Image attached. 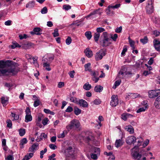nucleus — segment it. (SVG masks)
Masks as SVG:
<instances>
[{
	"instance_id": "obj_1",
	"label": "nucleus",
	"mask_w": 160,
	"mask_h": 160,
	"mask_svg": "<svg viewBox=\"0 0 160 160\" xmlns=\"http://www.w3.org/2000/svg\"><path fill=\"white\" fill-rule=\"evenodd\" d=\"M7 62L11 63L12 61H0V76H8L11 74L13 75H16L20 71V68L18 67V64L15 63L14 65L6 67Z\"/></svg>"
},
{
	"instance_id": "obj_2",
	"label": "nucleus",
	"mask_w": 160,
	"mask_h": 160,
	"mask_svg": "<svg viewBox=\"0 0 160 160\" xmlns=\"http://www.w3.org/2000/svg\"><path fill=\"white\" fill-rule=\"evenodd\" d=\"M80 123L79 121L76 119H74L72 120L69 124L66 126V128L68 131L71 130L79 129Z\"/></svg>"
},
{
	"instance_id": "obj_3",
	"label": "nucleus",
	"mask_w": 160,
	"mask_h": 160,
	"mask_svg": "<svg viewBox=\"0 0 160 160\" xmlns=\"http://www.w3.org/2000/svg\"><path fill=\"white\" fill-rule=\"evenodd\" d=\"M101 38L102 40L101 41V44L103 47H106L111 44V39L108 36L107 32H104Z\"/></svg>"
},
{
	"instance_id": "obj_4",
	"label": "nucleus",
	"mask_w": 160,
	"mask_h": 160,
	"mask_svg": "<svg viewBox=\"0 0 160 160\" xmlns=\"http://www.w3.org/2000/svg\"><path fill=\"white\" fill-rule=\"evenodd\" d=\"M140 144L138 146H135L131 150L132 155L135 160H141L142 155L139 153V147Z\"/></svg>"
},
{
	"instance_id": "obj_5",
	"label": "nucleus",
	"mask_w": 160,
	"mask_h": 160,
	"mask_svg": "<svg viewBox=\"0 0 160 160\" xmlns=\"http://www.w3.org/2000/svg\"><path fill=\"white\" fill-rule=\"evenodd\" d=\"M154 0H150L148 1L146 7V12L148 14H151L154 11L153 7Z\"/></svg>"
},
{
	"instance_id": "obj_6",
	"label": "nucleus",
	"mask_w": 160,
	"mask_h": 160,
	"mask_svg": "<svg viewBox=\"0 0 160 160\" xmlns=\"http://www.w3.org/2000/svg\"><path fill=\"white\" fill-rule=\"evenodd\" d=\"M106 54V49H102L100 50L95 54V59L96 61L101 60L103 57Z\"/></svg>"
},
{
	"instance_id": "obj_7",
	"label": "nucleus",
	"mask_w": 160,
	"mask_h": 160,
	"mask_svg": "<svg viewBox=\"0 0 160 160\" xmlns=\"http://www.w3.org/2000/svg\"><path fill=\"white\" fill-rule=\"evenodd\" d=\"M160 93V89H157L149 91L148 92V96L150 98H153L158 96Z\"/></svg>"
},
{
	"instance_id": "obj_8",
	"label": "nucleus",
	"mask_w": 160,
	"mask_h": 160,
	"mask_svg": "<svg viewBox=\"0 0 160 160\" xmlns=\"http://www.w3.org/2000/svg\"><path fill=\"white\" fill-rule=\"evenodd\" d=\"M25 112L26 114L25 122H28L31 121L32 120V117L31 115V110L29 107L26 108Z\"/></svg>"
},
{
	"instance_id": "obj_9",
	"label": "nucleus",
	"mask_w": 160,
	"mask_h": 160,
	"mask_svg": "<svg viewBox=\"0 0 160 160\" xmlns=\"http://www.w3.org/2000/svg\"><path fill=\"white\" fill-rule=\"evenodd\" d=\"M118 103V100L117 95H112L111 97V101L110 105L112 107H116Z\"/></svg>"
},
{
	"instance_id": "obj_10",
	"label": "nucleus",
	"mask_w": 160,
	"mask_h": 160,
	"mask_svg": "<svg viewBox=\"0 0 160 160\" xmlns=\"http://www.w3.org/2000/svg\"><path fill=\"white\" fill-rule=\"evenodd\" d=\"M120 4H116L114 6H108V8H107L106 10V13L108 15H112L113 14V11H111L110 9V8H117L120 7Z\"/></svg>"
},
{
	"instance_id": "obj_11",
	"label": "nucleus",
	"mask_w": 160,
	"mask_h": 160,
	"mask_svg": "<svg viewBox=\"0 0 160 160\" xmlns=\"http://www.w3.org/2000/svg\"><path fill=\"white\" fill-rule=\"evenodd\" d=\"M136 140L135 137L133 136H131L128 137L126 139V141L127 144L131 145L133 144Z\"/></svg>"
},
{
	"instance_id": "obj_12",
	"label": "nucleus",
	"mask_w": 160,
	"mask_h": 160,
	"mask_svg": "<svg viewBox=\"0 0 160 160\" xmlns=\"http://www.w3.org/2000/svg\"><path fill=\"white\" fill-rule=\"evenodd\" d=\"M39 144L37 143L33 144L32 146L29 148L28 151L30 152H35L38 148Z\"/></svg>"
},
{
	"instance_id": "obj_13",
	"label": "nucleus",
	"mask_w": 160,
	"mask_h": 160,
	"mask_svg": "<svg viewBox=\"0 0 160 160\" xmlns=\"http://www.w3.org/2000/svg\"><path fill=\"white\" fill-rule=\"evenodd\" d=\"M153 46L157 51L160 52V41L157 39H154L153 41Z\"/></svg>"
},
{
	"instance_id": "obj_14",
	"label": "nucleus",
	"mask_w": 160,
	"mask_h": 160,
	"mask_svg": "<svg viewBox=\"0 0 160 160\" xmlns=\"http://www.w3.org/2000/svg\"><path fill=\"white\" fill-rule=\"evenodd\" d=\"M126 69L125 68H122L120 71L119 72L118 74L120 76L122 75V76H121V78H123L124 75H128L130 74L131 73L130 72H126Z\"/></svg>"
},
{
	"instance_id": "obj_15",
	"label": "nucleus",
	"mask_w": 160,
	"mask_h": 160,
	"mask_svg": "<svg viewBox=\"0 0 160 160\" xmlns=\"http://www.w3.org/2000/svg\"><path fill=\"white\" fill-rule=\"evenodd\" d=\"M77 104H79L80 106L83 108H87L88 107L87 102L82 99L79 100Z\"/></svg>"
},
{
	"instance_id": "obj_16",
	"label": "nucleus",
	"mask_w": 160,
	"mask_h": 160,
	"mask_svg": "<svg viewBox=\"0 0 160 160\" xmlns=\"http://www.w3.org/2000/svg\"><path fill=\"white\" fill-rule=\"evenodd\" d=\"M42 30L40 28H35L33 29V31L30 32V33L32 35L36 34L37 35H40L41 34L40 32H42Z\"/></svg>"
},
{
	"instance_id": "obj_17",
	"label": "nucleus",
	"mask_w": 160,
	"mask_h": 160,
	"mask_svg": "<svg viewBox=\"0 0 160 160\" xmlns=\"http://www.w3.org/2000/svg\"><path fill=\"white\" fill-rule=\"evenodd\" d=\"M86 56L88 58L92 57L93 56L92 51L89 48H87L84 51Z\"/></svg>"
},
{
	"instance_id": "obj_18",
	"label": "nucleus",
	"mask_w": 160,
	"mask_h": 160,
	"mask_svg": "<svg viewBox=\"0 0 160 160\" xmlns=\"http://www.w3.org/2000/svg\"><path fill=\"white\" fill-rule=\"evenodd\" d=\"M101 12L99 11V10L97 9L94 11L92 12H91L89 15H88L86 17V18L87 19H88L92 16L96 14H98L99 15H100L101 14Z\"/></svg>"
},
{
	"instance_id": "obj_19",
	"label": "nucleus",
	"mask_w": 160,
	"mask_h": 160,
	"mask_svg": "<svg viewBox=\"0 0 160 160\" xmlns=\"http://www.w3.org/2000/svg\"><path fill=\"white\" fill-rule=\"evenodd\" d=\"M154 105L156 108L158 109H160V95L155 99Z\"/></svg>"
},
{
	"instance_id": "obj_20",
	"label": "nucleus",
	"mask_w": 160,
	"mask_h": 160,
	"mask_svg": "<svg viewBox=\"0 0 160 160\" xmlns=\"http://www.w3.org/2000/svg\"><path fill=\"white\" fill-rule=\"evenodd\" d=\"M125 130L129 132L130 134H133L134 132V129L133 127L131 125L126 126L125 128Z\"/></svg>"
},
{
	"instance_id": "obj_21",
	"label": "nucleus",
	"mask_w": 160,
	"mask_h": 160,
	"mask_svg": "<svg viewBox=\"0 0 160 160\" xmlns=\"http://www.w3.org/2000/svg\"><path fill=\"white\" fill-rule=\"evenodd\" d=\"M47 137V135L46 134L44 133H42L39 137H37V138L36 139V141L37 142H39L43 138H46Z\"/></svg>"
},
{
	"instance_id": "obj_22",
	"label": "nucleus",
	"mask_w": 160,
	"mask_h": 160,
	"mask_svg": "<svg viewBox=\"0 0 160 160\" xmlns=\"http://www.w3.org/2000/svg\"><path fill=\"white\" fill-rule=\"evenodd\" d=\"M28 142L27 139L25 138H23L20 141V148H23L24 147V144L27 143Z\"/></svg>"
},
{
	"instance_id": "obj_23",
	"label": "nucleus",
	"mask_w": 160,
	"mask_h": 160,
	"mask_svg": "<svg viewBox=\"0 0 160 160\" xmlns=\"http://www.w3.org/2000/svg\"><path fill=\"white\" fill-rule=\"evenodd\" d=\"M128 96H130L132 99H134L140 97V95L138 93H129Z\"/></svg>"
},
{
	"instance_id": "obj_24",
	"label": "nucleus",
	"mask_w": 160,
	"mask_h": 160,
	"mask_svg": "<svg viewBox=\"0 0 160 160\" xmlns=\"http://www.w3.org/2000/svg\"><path fill=\"white\" fill-rule=\"evenodd\" d=\"M33 156V153H30L29 154H27L25 156L22 160H29L30 159L32 158Z\"/></svg>"
},
{
	"instance_id": "obj_25",
	"label": "nucleus",
	"mask_w": 160,
	"mask_h": 160,
	"mask_svg": "<svg viewBox=\"0 0 160 160\" xmlns=\"http://www.w3.org/2000/svg\"><path fill=\"white\" fill-rule=\"evenodd\" d=\"M103 88L102 87L100 86H96L94 88V90L97 92H101L103 90Z\"/></svg>"
},
{
	"instance_id": "obj_26",
	"label": "nucleus",
	"mask_w": 160,
	"mask_h": 160,
	"mask_svg": "<svg viewBox=\"0 0 160 160\" xmlns=\"http://www.w3.org/2000/svg\"><path fill=\"white\" fill-rule=\"evenodd\" d=\"M35 5V2L34 1H32L29 2L26 5V8H31L34 7Z\"/></svg>"
},
{
	"instance_id": "obj_27",
	"label": "nucleus",
	"mask_w": 160,
	"mask_h": 160,
	"mask_svg": "<svg viewBox=\"0 0 160 160\" xmlns=\"http://www.w3.org/2000/svg\"><path fill=\"white\" fill-rule=\"evenodd\" d=\"M83 88L86 90H89L91 88V85L88 82H87L83 86Z\"/></svg>"
},
{
	"instance_id": "obj_28",
	"label": "nucleus",
	"mask_w": 160,
	"mask_h": 160,
	"mask_svg": "<svg viewBox=\"0 0 160 160\" xmlns=\"http://www.w3.org/2000/svg\"><path fill=\"white\" fill-rule=\"evenodd\" d=\"M122 145V140L119 139L116 140L115 145L116 147L118 148Z\"/></svg>"
},
{
	"instance_id": "obj_29",
	"label": "nucleus",
	"mask_w": 160,
	"mask_h": 160,
	"mask_svg": "<svg viewBox=\"0 0 160 160\" xmlns=\"http://www.w3.org/2000/svg\"><path fill=\"white\" fill-rule=\"evenodd\" d=\"M148 108V105L144 106L143 107L140 108L137 111V113H140L142 112H144L145 110Z\"/></svg>"
},
{
	"instance_id": "obj_30",
	"label": "nucleus",
	"mask_w": 160,
	"mask_h": 160,
	"mask_svg": "<svg viewBox=\"0 0 160 160\" xmlns=\"http://www.w3.org/2000/svg\"><path fill=\"white\" fill-rule=\"evenodd\" d=\"M91 63H88L85 64V71H88L89 72L91 71V69L90 68Z\"/></svg>"
},
{
	"instance_id": "obj_31",
	"label": "nucleus",
	"mask_w": 160,
	"mask_h": 160,
	"mask_svg": "<svg viewBox=\"0 0 160 160\" xmlns=\"http://www.w3.org/2000/svg\"><path fill=\"white\" fill-rule=\"evenodd\" d=\"M74 112L76 115H78L81 113V110L77 107H75L74 108Z\"/></svg>"
},
{
	"instance_id": "obj_32",
	"label": "nucleus",
	"mask_w": 160,
	"mask_h": 160,
	"mask_svg": "<svg viewBox=\"0 0 160 160\" xmlns=\"http://www.w3.org/2000/svg\"><path fill=\"white\" fill-rule=\"evenodd\" d=\"M140 42L143 44L147 43L148 42V39L147 36H145L143 38L141 39L140 40Z\"/></svg>"
},
{
	"instance_id": "obj_33",
	"label": "nucleus",
	"mask_w": 160,
	"mask_h": 160,
	"mask_svg": "<svg viewBox=\"0 0 160 160\" xmlns=\"http://www.w3.org/2000/svg\"><path fill=\"white\" fill-rule=\"evenodd\" d=\"M1 102L3 106H4L5 105H6L8 101V99L7 98H6L5 97H2L1 98Z\"/></svg>"
},
{
	"instance_id": "obj_34",
	"label": "nucleus",
	"mask_w": 160,
	"mask_h": 160,
	"mask_svg": "<svg viewBox=\"0 0 160 160\" xmlns=\"http://www.w3.org/2000/svg\"><path fill=\"white\" fill-rule=\"evenodd\" d=\"M85 34L88 39L90 40L91 38L92 35L91 32L87 31L85 33Z\"/></svg>"
},
{
	"instance_id": "obj_35",
	"label": "nucleus",
	"mask_w": 160,
	"mask_h": 160,
	"mask_svg": "<svg viewBox=\"0 0 160 160\" xmlns=\"http://www.w3.org/2000/svg\"><path fill=\"white\" fill-rule=\"evenodd\" d=\"M100 36V33H97V32L94 33V39L96 42H97Z\"/></svg>"
},
{
	"instance_id": "obj_36",
	"label": "nucleus",
	"mask_w": 160,
	"mask_h": 160,
	"mask_svg": "<svg viewBox=\"0 0 160 160\" xmlns=\"http://www.w3.org/2000/svg\"><path fill=\"white\" fill-rule=\"evenodd\" d=\"M11 47L12 49H14L16 47L20 48L21 46L18 43L15 42H12V45H11Z\"/></svg>"
},
{
	"instance_id": "obj_37",
	"label": "nucleus",
	"mask_w": 160,
	"mask_h": 160,
	"mask_svg": "<svg viewBox=\"0 0 160 160\" xmlns=\"http://www.w3.org/2000/svg\"><path fill=\"white\" fill-rule=\"evenodd\" d=\"M38 57H33L32 58V59L33 60V63L35 66L36 67H38L39 65L37 63V60L38 59Z\"/></svg>"
},
{
	"instance_id": "obj_38",
	"label": "nucleus",
	"mask_w": 160,
	"mask_h": 160,
	"mask_svg": "<svg viewBox=\"0 0 160 160\" xmlns=\"http://www.w3.org/2000/svg\"><path fill=\"white\" fill-rule=\"evenodd\" d=\"M121 81L120 80H117L114 83V85L112 87V88L115 89L121 83Z\"/></svg>"
},
{
	"instance_id": "obj_39",
	"label": "nucleus",
	"mask_w": 160,
	"mask_h": 160,
	"mask_svg": "<svg viewBox=\"0 0 160 160\" xmlns=\"http://www.w3.org/2000/svg\"><path fill=\"white\" fill-rule=\"evenodd\" d=\"M43 67H45V69L48 71H50L51 70V69L49 67V64L46 62L43 63Z\"/></svg>"
},
{
	"instance_id": "obj_40",
	"label": "nucleus",
	"mask_w": 160,
	"mask_h": 160,
	"mask_svg": "<svg viewBox=\"0 0 160 160\" xmlns=\"http://www.w3.org/2000/svg\"><path fill=\"white\" fill-rule=\"evenodd\" d=\"M70 101L73 102L77 104L78 102V101L77 100V98L73 97H71L70 98Z\"/></svg>"
},
{
	"instance_id": "obj_41",
	"label": "nucleus",
	"mask_w": 160,
	"mask_h": 160,
	"mask_svg": "<svg viewBox=\"0 0 160 160\" xmlns=\"http://www.w3.org/2000/svg\"><path fill=\"white\" fill-rule=\"evenodd\" d=\"M71 8V6L68 4H65L63 6V9L66 10H68Z\"/></svg>"
},
{
	"instance_id": "obj_42",
	"label": "nucleus",
	"mask_w": 160,
	"mask_h": 160,
	"mask_svg": "<svg viewBox=\"0 0 160 160\" xmlns=\"http://www.w3.org/2000/svg\"><path fill=\"white\" fill-rule=\"evenodd\" d=\"M47 150L46 148L44 149V150H42L40 152V158H43V155L44 154L46 153L47 152Z\"/></svg>"
},
{
	"instance_id": "obj_43",
	"label": "nucleus",
	"mask_w": 160,
	"mask_h": 160,
	"mask_svg": "<svg viewBox=\"0 0 160 160\" xmlns=\"http://www.w3.org/2000/svg\"><path fill=\"white\" fill-rule=\"evenodd\" d=\"M90 72L91 73V75L93 77H97L98 75V72L96 71V72H93L92 70H91V71H90Z\"/></svg>"
},
{
	"instance_id": "obj_44",
	"label": "nucleus",
	"mask_w": 160,
	"mask_h": 160,
	"mask_svg": "<svg viewBox=\"0 0 160 160\" xmlns=\"http://www.w3.org/2000/svg\"><path fill=\"white\" fill-rule=\"evenodd\" d=\"M25 130L24 129H20L19 130V134L21 136H23L25 134Z\"/></svg>"
},
{
	"instance_id": "obj_45",
	"label": "nucleus",
	"mask_w": 160,
	"mask_h": 160,
	"mask_svg": "<svg viewBox=\"0 0 160 160\" xmlns=\"http://www.w3.org/2000/svg\"><path fill=\"white\" fill-rule=\"evenodd\" d=\"M97 32L99 33H100L102 32L105 31L104 28L102 27L98 28L96 29Z\"/></svg>"
},
{
	"instance_id": "obj_46",
	"label": "nucleus",
	"mask_w": 160,
	"mask_h": 160,
	"mask_svg": "<svg viewBox=\"0 0 160 160\" xmlns=\"http://www.w3.org/2000/svg\"><path fill=\"white\" fill-rule=\"evenodd\" d=\"M93 102L95 105H98L101 103V101L100 99L96 98L94 100Z\"/></svg>"
},
{
	"instance_id": "obj_47",
	"label": "nucleus",
	"mask_w": 160,
	"mask_h": 160,
	"mask_svg": "<svg viewBox=\"0 0 160 160\" xmlns=\"http://www.w3.org/2000/svg\"><path fill=\"white\" fill-rule=\"evenodd\" d=\"M72 42V39L70 37H68L66 40V43L67 45H69Z\"/></svg>"
},
{
	"instance_id": "obj_48",
	"label": "nucleus",
	"mask_w": 160,
	"mask_h": 160,
	"mask_svg": "<svg viewBox=\"0 0 160 160\" xmlns=\"http://www.w3.org/2000/svg\"><path fill=\"white\" fill-rule=\"evenodd\" d=\"M94 152L96 153V154L99 155L100 153V149L99 148H94Z\"/></svg>"
},
{
	"instance_id": "obj_49",
	"label": "nucleus",
	"mask_w": 160,
	"mask_h": 160,
	"mask_svg": "<svg viewBox=\"0 0 160 160\" xmlns=\"http://www.w3.org/2000/svg\"><path fill=\"white\" fill-rule=\"evenodd\" d=\"M48 12L47 8L46 7H44L42 8L41 11V12L42 14H44L47 13Z\"/></svg>"
},
{
	"instance_id": "obj_50",
	"label": "nucleus",
	"mask_w": 160,
	"mask_h": 160,
	"mask_svg": "<svg viewBox=\"0 0 160 160\" xmlns=\"http://www.w3.org/2000/svg\"><path fill=\"white\" fill-rule=\"evenodd\" d=\"M127 49L126 46H124L123 50L121 53V56H124L125 52L127 51Z\"/></svg>"
},
{
	"instance_id": "obj_51",
	"label": "nucleus",
	"mask_w": 160,
	"mask_h": 160,
	"mask_svg": "<svg viewBox=\"0 0 160 160\" xmlns=\"http://www.w3.org/2000/svg\"><path fill=\"white\" fill-rule=\"evenodd\" d=\"M129 43L131 47L134 49L135 48L134 43L135 42L134 41L129 39Z\"/></svg>"
},
{
	"instance_id": "obj_52",
	"label": "nucleus",
	"mask_w": 160,
	"mask_h": 160,
	"mask_svg": "<svg viewBox=\"0 0 160 160\" xmlns=\"http://www.w3.org/2000/svg\"><path fill=\"white\" fill-rule=\"evenodd\" d=\"M53 35L54 37H56L59 36L58 33V29H55L54 30V32L53 33Z\"/></svg>"
},
{
	"instance_id": "obj_53",
	"label": "nucleus",
	"mask_w": 160,
	"mask_h": 160,
	"mask_svg": "<svg viewBox=\"0 0 160 160\" xmlns=\"http://www.w3.org/2000/svg\"><path fill=\"white\" fill-rule=\"evenodd\" d=\"M56 156V154L55 153L52 154L49 157L48 160H55L56 158H54Z\"/></svg>"
},
{
	"instance_id": "obj_54",
	"label": "nucleus",
	"mask_w": 160,
	"mask_h": 160,
	"mask_svg": "<svg viewBox=\"0 0 160 160\" xmlns=\"http://www.w3.org/2000/svg\"><path fill=\"white\" fill-rule=\"evenodd\" d=\"M7 127L9 128H11L12 126V123L11 121L10 120H7Z\"/></svg>"
},
{
	"instance_id": "obj_55",
	"label": "nucleus",
	"mask_w": 160,
	"mask_h": 160,
	"mask_svg": "<svg viewBox=\"0 0 160 160\" xmlns=\"http://www.w3.org/2000/svg\"><path fill=\"white\" fill-rule=\"evenodd\" d=\"M40 104V101L39 100H37L34 102L33 106L35 107L38 106Z\"/></svg>"
},
{
	"instance_id": "obj_56",
	"label": "nucleus",
	"mask_w": 160,
	"mask_h": 160,
	"mask_svg": "<svg viewBox=\"0 0 160 160\" xmlns=\"http://www.w3.org/2000/svg\"><path fill=\"white\" fill-rule=\"evenodd\" d=\"M73 110V108L72 107L70 106H68L65 110V111L67 112H70L72 111Z\"/></svg>"
},
{
	"instance_id": "obj_57",
	"label": "nucleus",
	"mask_w": 160,
	"mask_h": 160,
	"mask_svg": "<svg viewBox=\"0 0 160 160\" xmlns=\"http://www.w3.org/2000/svg\"><path fill=\"white\" fill-rule=\"evenodd\" d=\"M98 155L94 153H91V157L92 158L94 159H96L98 158Z\"/></svg>"
},
{
	"instance_id": "obj_58",
	"label": "nucleus",
	"mask_w": 160,
	"mask_h": 160,
	"mask_svg": "<svg viewBox=\"0 0 160 160\" xmlns=\"http://www.w3.org/2000/svg\"><path fill=\"white\" fill-rule=\"evenodd\" d=\"M50 148L53 150H55L57 148V146L53 144H50L49 145Z\"/></svg>"
},
{
	"instance_id": "obj_59",
	"label": "nucleus",
	"mask_w": 160,
	"mask_h": 160,
	"mask_svg": "<svg viewBox=\"0 0 160 160\" xmlns=\"http://www.w3.org/2000/svg\"><path fill=\"white\" fill-rule=\"evenodd\" d=\"M118 35L117 34H115L113 36H111V38L114 41H116Z\"/></svg>"
},
{
	"instance_id": "obj_60",
	"label": "nucleus",
	"mask_w": 160,
	"mask_h": 160,
	"mask_svg": "<svg viewBox=\"0 0 160 160\" xmlns=\"http://www.w3.org/2000/svg\"><path fill=\"white\" fill-rule=\"evenodd\" d=\"M64 85V84L63 82H59L58 85V87L59 88H61L63 87Z\"/></svg>"
},
{
	"instance_id": "obj_61",
	"label": "nucleus",
	"mask_w": 160,
	"mask_h": 160,
	"mask_svg": "<svg viewBox=\"0 0 160 160\" xmlns=\"http://www.w3.org/2000/svg\"><path fill=\"white\" fill-rule=\"evenodd\" d=\"M122 29V27L121 26H120L119 28H116L115 30V32L117 33H120L121 32Z\"/></svg>"
},
{
	"instance_id": "obj_62",
	"label": "nucleus",
	"mask_w": 160,
	"mask_h": 160,
	"mask_svg": "<svg viewBox=\"0 0 160 160\" xmlns=\"http://www.w3.org/2000/svg\"><path fill=\"white\" fill-rule=\"evenodd\" d=\"M19 37L20 38V39H22L24 38H25V39L27 37V36L26 34H24L23 35H19Z\"/></svg>"
},
{
	"instance_id": "obj_63",
	"label": "nucleus",
	"mask_w": 160,
	"mask_h": 160,
	"mask_svg": "<svg viewBox=\"0 0 160 160\" xmlns=\"http://www.w3.org/2000/svg\"><path fill=\"white\" fill-rule=\"evenodd\" d=\"M48 118H45L42 121V124L44 125H46L48 123Z\"/></svg>"
},
{
	"instance_id": "obj_64",
	"label": "nucleus",
	"mask_w": 160,
	"mask_h": 160,
	"mask_svg": "<svg viewBox=\"0 0 160 160\" xmlns=\"http://www.w3.org/2000/svg\"><path fill=\"white\" fill-rule=\"evenodd\" d=\"M121 118L124 121L127 120L128 118L127 116H126L125 113L122 114L121 115Z\"/></svg>"
}]
</instances>
